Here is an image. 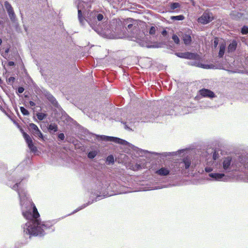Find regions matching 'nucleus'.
<instances>
[{
	"mask_svg": "<svg viewBox=\"0 0 248 248\" xmlns=\"http://www.w3.org/2000/svg\"><path fill=\"white\" fill-rule=\"evenodd\" d=\"M24 88L22 87H19L17 89L18 93H22L24 92Z\"/></svg>",
	"mask_w": 248,
	"mask_h": 248,
	"instance_id": "obj_32",
	"label": "nucleus"
},
{
	"mask_svg": "<svg viewBox=\"0 0 248 248\" xmlns=\"http://www.w3.org/2000/svg\"><path fill=\"white\" fill-rule=\"evenodd\" d=\"M133 26V24H129V25H128L127 26V28L129 29H131L132 27Z\"/></svg>",
	"mask_w": 248,
	"mask_h": 248,
	"instance_id": "obj_39",
	"label": "nucleus"
},
{
	"mask_svg": "<svg viewBox=\"0 0 248 248\" xmlns=\"http://www.w3.org/2000/svg\"><path fill=\"white\" fill-rule=\"evenodd\" d=\"M103 18H104L103 15L101 14H99L97 16V19L99 21L102 20Z\"/></svg>",
	"mask_w": 248,
	"mask_h": 248,
	"instance_id": "obj_29",
	"label": "nucleus"
},
{
	"mask_svg": "<svg viewBox=\"0 0 248 248\" xmlns=\"http://www.w3.org/2000/svg\"><path fill=\"white\" fill-rule=\"evenodd\" d=\"M82 3H83V1H81V2L79 3V5L78 6L80 5L81 6Z\"/></svg>",
	"mask_w": 248,
	"mask_h": 248,
	"instance_id": "obj_44",
	"label": "nucleus"
},
{
	"mask_svg": "<svg viewBox=\"0 0 248 248\" xmlns=\"http://www.w3.org/2000/svg\"><path fill=\"white\" fill-rule=\"evenodd\" d=\"M232 158L228 157L225 158L223 162V167L225 170L228 169L231 165Z\"/></svg>",
	"mask_w": 248,
	"mask_h": 248,
	"instance_id": "obj_8",
	"label": "nucleus"
},
{
	"mask_svg": "<svg viewBox=\"0 0 248 248\" xmlns=\"http://www.w3.org/2000/svg\"><path fill=\"white\" fill-rule=\"evenodd\" d=\"M175 55L178 57L190 60H196L198 57L197 54L189 52L185 53L178 52L176 53Z\"/></svg>",
	"mask_w": 248,
	"mask_h": 248,
	"instance_id": "obj_5",
	"label": "nucleus"
},
{
	"mask_svg": "<svg viewBox=\"0 0 248 248\" xmlns=\"http://www.w3.org/2000/svg\"><path fill=\"white\" fill-rule=\"evenodd\" d=\"M2 83V80L1 79V78H0V85H1Z\"/></svg>",
	"mask_w": 248,
	"mask_h": 248,
	"instance_id": "obj_42",
	"label": "nucleus"
},
{
	"mask_svg": "<svg viewBox=\"0 0 248 248\" xmlns=\"http://www.w3.org/2000/svg\"><path fill=\"white\" fill-rule=\"evenodd\" d=\"M15 78L14 77H10L7 79V82H8V83H10L11 82L13 83V82H15Z\"/></svg>",
	"mask_w": 248,
	"mask_h": 248,
	"instance_id": "obj_28",
	"label": "nucleus"
},
{
	"mask_svg": "<svg viewBox=\"0 0 248 248\" xmlns=\"http://www.w3.org/2000/svg\"><path fill=\"white\" fill-rule=\"evenodd\" d=\"M111 137H108V136H104L103 140L106 141H110V139H109V138H111Z\"/></svg>",
	"mask_w": 248,
	"mask_h": 248,
	"instance_id": "obj_34",
	"label": "nucleus"
},
{
	"mask_svg": "<svg viewBox=\"0 0 248 248\" xmlns=\"http://www.w3.org/2000/svg\"><path fill=\"white\" fill-rule=\"evenodd\" d=\"M218 44V39L217 38H215L214 42V46L215 48L217 47Z\"/></svg>",
	"mask_w": 248,
	"mask_h": 248,
	"instance_id": "obj_30",
	"label": "nucleus"
},
{
	"mask_svg": "<svg viewBox=\"0 0 248 248\" xmlns=\"http://www.w3.org/2000/svg\"><path fill=\"white\" fill-rule=\"evenodd\" d=\"M191 159L189 157H186L183 159V162L184 164L186 169H187L189 168L191 165Z\"/></svg>",
	"mask_w": 248,
	"mask_h": 248,
	"instance_id": "obj_13",
	"label": "nucleus"
},
{
	"mask_svg": "<svg viewBox=\"0 0 248 248\" xmlns=\"http://www.w3.org/2000/svg\"><path fill=\"white\" fill-rule=\"evenodd\" d=\"M237 45L236 41H232L228 47V52L229 53L234 51L236 48Z\"/></svg>",
	"mask_w": 248,
	"mask_h": 248,
	"instance_id": "obj_9",
	"label": "nucleus"
},
{
	"mask_svg": "<svg viewBox=\"0 0 248 248\" xmlns=\"http://www.w3.org/2000/svg\"><path fill=\"white\" fill-rule=\"evenodd\" d=\"M214 19V16L212 13L206 11L202 16L198 18V22L202 24H206Z\"/></svg>",
	"mask_w": 248,
	"mask_h": 248,
	"instance_id": "obj_2",
	"label": "nucleus"
},
{
	"mask_svg": "<svg viewBox=\"0 0 248 248\" xmlns=\"http://www.w3.org/2000/svg\"><path fill=\"white\" fill-rule=\"evenodd\" d=\"M135 166H136V168H137V169H138V170H139V169H141V166H140V165H139V164H136V165H135Z\"/></svg>",
	"mask_w": 248,
	"mask_h": 248,
	"instance_id": "obj_38",
	"label": "nucleus"
},
{
	"mask_svg": "<svg viewBox=\"0 0 248 248\" xmlns=\"http://www.w3.org/2000/svg\"><path fill=\"white\" fill-rule=\"evenodd\" d=\"M217 155H218V154L217 153V152L216 151L214 152V153L213 154V159L214 160H216L217 158L218 157Z\"/></svg>",
	"mask_w": 248,
	"mask_h": 248,
	"instance_id": "obj_33",
	"label": "nucleus"
},
{
	"mask_svg": "<svg viewBox=\"0 0 248 248\" xmlns=\"http://www.w3.org/2000/svg\"><path fill=\"white\" fill-rule=\"evenodd\" d=\"M4 6L7 11L9 10H11L12 8H13L12 5L7 1H5Z\"/></svg>",
	"mask_w": 248,
	"mask_h": 248,
	"instance_id": "obj_25",
	"label": "nucleus"
},
{
	"mask_svg": "<svg viewBox=\"0 0 248 248\" xmlns=\"http://www.w3.org/2000/svg\"><path fill=\"white\" fill-rule=\"evenodd\" d=\"M226 45L224 43H222L220 45L219 51L218 53V57L220 58L223 57L225 50Z\"/></svg>",
	"mask_w": 248,
	"mask_h": 248,
	"instance_id": "obj_11",
	"label": "nucleus"
},
{
	"mask_svg": "<svg viewBox=\"0 0 248 248\" xmlns=\"http://www.w3.org/2000/svg\"><path fill=\"white\" fill-rule=\"evenodd\" d=\"M170 171V170L167 168H161L155 171V173L160 176H167L169 174Z\"/></svg>",
	"mask_w": 248,
	"mask_h": 248,
	"instance_id": "obj_7",
	"label": "nucleus"
},
{
	"mask_svg": "<svg viewBox=\"0 0 248 248\" xmlns=\"http://www.w3.org/2000/svg\"><path fill=\"white\" fill-rule=\"evenodd\" d=\"M199 93L204 97L214 98L215 94L212 91L203 88L199 91Z\"/></svg>",
	"mask_w": 248,
	"mask_h": 248,
	"instance_id": "obj_6",
	"label": "nucleus"
},
{
	"mask_svg": "<svg viewBox=\"0 0 248 248\" xmlns=\"http://www.w3.org/2000/svg\"><path fill=\"white\" fill-rule=\"evenodd\" d=\"M64 135L63 133H60L58 135V138L61 140H63L64 139Z\"/></svg>",
	"mask_w": 248,
	"mask_h": 248,
	"instance_id": "obj_31",
	"label": "nucleus"
},
{
	"mask_svg": "<svg viewBox=\"0 0 248 248\" xmlns=\"http://www.w3.org/2000/svg\"><path fill=\"white\" fill-rule=\"evenodd\" d=\"M15 62H12V61H10L8 63V65L9 66H14V65H15Z\"/></svg>",
	"mask_w": 248,
	"mask_h": 248,
	"instance_id": "obj_35",
	"label": "nucleus"
},
{
	"mask_svg": "<svg viewBox=\"0 0 248 248\" xmlns=\"http://www.w3.org/2000/svg\"><path fill=\"white\" fill-rule=\"evenodd\" d=\"M26 210H23L22 215L30 221L26 223L24 227V232L31 235H44L48 232L54 231V221L40 222L38 219L40 214L34 203L30 202L27 206Z\"/></svg>",
	"mask_w": 248,
	"mask_h": 248,
	"instance_id": "obj_1",
	"label": "nucleus"
},
{
	"mask_svg": "<svg viewBox=\"0 0 248 248\" xmlns=\"http://www.w3.org/2000/svg\"><path fill=\"white\" fill-rule=\"evenodd\" d=\"M109 139H110V141L120 144L123 143V140L120 138L111 137V138H109Z\"/></svg>",
	"mask_w": 248,
	"mask_h": 248,
	"instance_id": "obj_16",
	"label": "nucleus"
},
{
	"mask_svg": "<svg viewBox=\"0 0 248 248\" xmlns=\"http://www.w3.org/2000/svg\"><path fill=\"white\" fill-rule=\"evenodd\" d=\"M47 115L42 112H38L36 114V116L38 120L42 121L46 117Z\"/></svg>",
	"mask_w": 248,
	"mask_h": 248,
	"instance_id": "obj_18",
	"label": "nucleus"
},
{
	"mask_svg": "<svg viewBox=\"0 0 248 248\" xmlns=\"http://www.w3.org/2000/svg\"><path fill=\"white\" fill-rule=\"evenodd\" d=\"M20 131L30 150L32 152L35 153L37 149V147L34 145L32 139L28 134L24 132L22 129H21Z\"/></svg>",
	"mask_w": 248,
	"mask_h": 248,
	"instance_id": "obj_3",
	"label": "nucleus"
},
{
	"mask_svg": "<svg viewBox=\"0 0 248 248\" xmlns=\"http://www.w3.org/2000/svg\"><path fill=\"white\" fill-rule=\"evenodd\" d=\"M29 129L34 136L38 137L44 140V136L42 132L35 124L33 123H30L29 124Z\"/></svg>",
	"mask_w": 248,
	"mask_h": 248,
	"instance_id": "obj_4",
	"label": "nucleus"
},
{
	"mask_svg": "<svg viewBox=\"0 0 248 248\" xmlns=\"http://www.w3.org/2000/svg\"><path fill=\"white\" fill-rule=\"evenodd\" d=\"M81 8V6L80 5V6H78V19H79V21L80 22H82L84 20V17L82 16L81 10L79 9V8Z\"/></svg>",
	"mask_w": 248,
	"mask_h": 248,
	"instance_id": "obj_15",
	"label": "nucleus"
},
{
	"mask_svg": "<svg viewBox=\"0 0 248 248\" xmlns=\"http://www.w3.org/2000/svg\"><path fill=\"white\" fill-rule=\"evenodd\" d=\"M7 13L8 14L10 19L12 21H15L16 17V16L14 12L13 8H12L11 10H8Z\"/></svg>",
	"mask_w": 248,
	"mask_h": 248,
	"instance_id": "obj_14",
	"label": "nucleus"
},
{
	"mask_svg": "<svg viewBox=\"0 0 248 248\" xmlns=\"http://www.w3.org/2000/svg\"><path fill=\"white\" fill-rule=\"evenodd\" d=\"M180 4L178 2L171 3L170 4V8L171 10H174V9L179 8Z\"/></svg>",
	"mask_w": 248,
	"mask_h": 248,
	"instance_id": "obj_19",
	"label": "nucleus"
},
{
	"mask_svg": "<svg viewBox=\"0 0 248 248\" xmlns=\"http://www.w3.org/2000/svg\"><path fill=\"white\" fill-rule=\"evenodd\" d=\"M9 48H8L5 50V52L6 53H8L9 52Z\"/></svg>",
	"mask_w": 248,
	"mask_h": 248,
	"instance_id": "obj_41",
	"label": "nucleus"
},
{
	"mask_svg": "<svg viewBox=\"0 0 248 248\" xmlns=\"http://www.w3.org/2000/svg\"><path fill=\"white\" fill-rule=\"evenodd\" d=\"M167 34V31H166V30H163L162 31V34L163 35V36H166Z\"/></svg>",
	"mask_w": 248,
	"mask_h": 248,
	"instance_id": "obj_37",
	"label": "nucleus"
},
{
	"mask_svg": "<svg viewBox=\"0 0 248 248\" xmlns=\"http://www.w3.org/2000/svg\"><path fill=\"white\" fill-rule=\"evenodd\" d=\"M107 162H108V164L110 163H113L114 162V157L112 155H108L106 159Z\"/></svg>",
	"mask_w": 248,
	"mask_h": 248,
	"instance_id": "obj_21",
	"label": "nucleus"
},
{
	"mask_svg": "<svg viewBox=\"0 0 248 248\" xmlns=\"http://www.w3.org/2000/svg\"><path fill=\"white\" fill-rule=\"evenodd\" d=\"M48 130L50 131H53L54 132L58 131V126L57 125L55 124H51L48 126Z\"/></svg>",
	"mask_w": 248,
	"mask_h": 248,
	"instance_id": "obj_17",
	"label": "nucleus"
},
{
	"mask_svg": "<svg viewBox=\"0 0 248 248\" xmlns=\"http://www.w3.org/2000/svg\"><path fill=\"white\" fill-rule=\"evenodd\" d=\"M129 20H130V21H131L132 20H133V19H132V18H129Z\"/></svg>",
	"mask_w": 248,
	"mask_h": 248,
	"instance_id": "obj_45",
	"label": "nucleus"
},
{
	"mask_svg": "<svg viewBox=\"0 0 248 248\" xmlns=\"http://www.w3.org/2000/svg\"><path fill=\"white\" fill-rule=\"evenodd\" d=\"M210 177L215 178L216 180H219L221 179L223 176H224V174L223 173H212L209 174Z\"/></svg>",
	"mask_w": 248,
	"mask_h": 248,
	"instance_id": "obj_12",
	"label": "nucleus"
},
{
	"mask_svg": "<svg viewBox=\"0 0 248 248\" xmlns=\"http://www.w3.org/2000/svg\"><path fill=\"white\" fill-rule=\"evenodd\" d=\"M170 19L176 20H183L185 19V16L183 15L172 16H171Z\"/></svg>",
	"mask_w": 248,
	"mask_h": 248,
	"instance_id": "obj_20",
	"label": "nucleus"
},
{
	"mask_svg": "<svg viewBox=\"0 0 248 248\" xmlns=\"http://www.w3.org/2000/svg\"><path fill=\"white\" fill-rule=\"evenodd\" d=\"M155 32H156L155 27H154V26L151 27L149 30V34L151 35H154V34H155Z\"/></svg>",
	"mask_w": 248,
	"mask_h": 248,
	"instance_id": "obj_26",
	"label": "nucleus"
},
{
	"mask_svg": "<svg viewBox=\"0 0 248 248\" xmlns=\"http://www.w3.org/2000/svg\"><path fill=\"white\" fill-rule=\"evenodd\" d=\"M96 155L94 152H90L88 155V157L90 158H93Z\"/></svg>",
	"mask_w": 248,
	"mask_h": 248,
	"instance_id": "obj_27",
	"label": "nucleus"
},
{
	"mask_svg": "<svg viewBox=\"0 0 248 248\" xmlns=\"http://www.w3.org/2000/svg\"><path fill=\"white\" fill-rule=\"evenodd\" d=\"M241 33L243 34H247L248 33V27L244 26L241 29Z\"/></svg>",
	"mask_w": 248,
	"mask_h": 248,
	"instance_id": "obj_24",
	"label": "nucleus"
},
{
	"mask_svg": "<svg viewBox=\"0 0 248 248\" xmlns=\"http://www.w3.org/2000/svg\"><path fill=\"white\" fill-rule=\"evenodd\" d=\"M205 170H206V171H207V172H209V171H210L211 170V169H210L205 168Z\"/></svg>",
	"mask_w": 248,
	"mask_h": 248,
	"instance_id": "obj_40",
	"label": "nucleus"
},
{
	"mask_svg": "<svg viewBox=\"0 0 248 248\" xmlns=\"http://www.w3.org/2000/svg\"><path fill=\"white\" fill-rule=\"evenodd\" d=\"M29 104L31 106V107H34L35 106V103H34L33 101H30L29 102Z\"/></svg>",
	"mask_w": 248,
	"mask_h": 248,
	"instance_id": "obj_36",
	"label": "nucleus"
},
{
	"mask_svg": "<svg viewBox=\"0 0 248 248\" xmlns=\"http://www.w3.org/2000/svg\"><path fill=\"white\" fill-rule=\"evenodd\" d=\"M2 40L1 39H0V46L2 44Z\"/></svg>",
	"mask_w": 248,
	"mask_h": 248,
	"instance_id": "obj_43",
	"label": "nucleus"
},
{
	"mask_svg": "<svg viewBox=\"0 0 248 248\" xmlns=\"http://www.w3.org/2000/svg\"><path fill=\"white\" fill-rule=\"evenodd\" d=\"M172 39H173L174 42L176 44H179L180 43V40L178 36L176 34H173L172 36Z\"/></svg>",
	"mask_w": 248,
	"mask_h": 248,
	"instance_id": "obj_23",
	"label": "nucleus"
},
{
	"mask_svg": "<svg viewBox=\"0 0 248 248\" xmlns=\"http://www.w3.org/2000/svg\"><path fill=\"white\" fill-rule=\"evenodd\" d=\"M20 111L23 115H29V112L27 109H26L25 108H24L23 107H21L20 108Z\"/></svg>",
	"mask_w": 248,
	"mask_h": 248,
	"instance_id": "obj_22",
	"label": "nucleus"
},
{
	"mask_svg": "<svg viewBox=\"0 0 248 248\" xmlns=\"http://www.w3.org/2000/svg\"><path fill=\"white\" fill-rule=\"evenodd\" d=\"M183 40L186 45H189L191 43V37L189 34H184L183 35Z\"/></svg>",
	"mask_w": 248,
	"mask_h": 248,
	"instance_id": "obj_10",
	"label": "nucleus"
}]
</instances>
